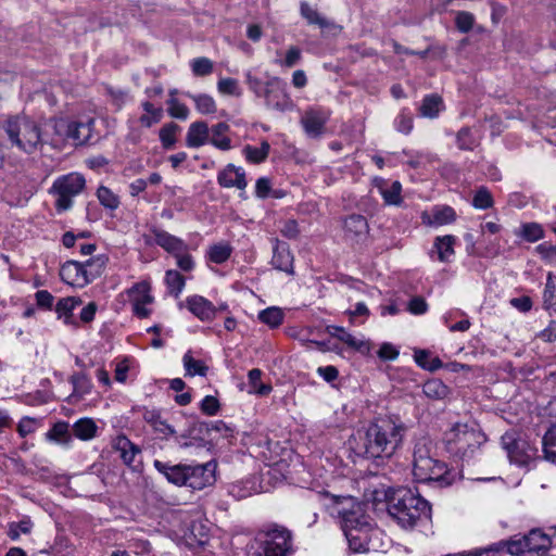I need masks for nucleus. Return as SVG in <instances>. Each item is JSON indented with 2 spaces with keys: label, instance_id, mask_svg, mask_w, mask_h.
I'll return each instance as SVG.
<instances>
[{
  "label": "nucleus",
  "instance_id": "obj_8",
  "mask_svg": "<svg viewBox=\"0 0 556 556\" xmlns=\"http://www.w3.org/2000/svg\"><path fill=\"white\" fill-rule=\"evenodd\" d=\"M292 553V534L281 526H273L266 532V540L256 549L251 546L247 556H288Z\"/></svg>",
  "mask_w": 556,
  "mask_h": 556
},
{
  "label": "nucleus",
  "instance_id": "obj_18",
  "mask_svg": "<svg viewBox=\"0 0 556 556\" xmlns=\"http://www.w3.org/2000/svg\"><path fill=\"white\" fill-rule=\"evenodd\" d=\"M328 115L318 110H308L301 118L305 132L313 138L319 137L325 129Z\"/></svg>",
  "mask_w": 556,
  "mask_h": 556
},
{
  "label": "nucleus",
  "instance_id": "obj_56",
  "mask_svg": "<svg viewBox=\"0 0 556 556\" xmlns=\"http://www.w3.org/2000/svg\"><path fill=\"white\" fill-rule=\"evenodd\" d=\"M457 146L462 150H473L478 146L470 128L464 127L457 132Z\"/></svg>",
  "mask_w": 556,
  "mask_h": 556
},
{
  "label": "nucleus",
  "instance_id": "obj_48",
  "mask_svg": "<svg viewBox=\"0 0 556 556\" xmlns=\"http://www.w3.org/2000/svg\"><path fill=\"white\" fill-rule=\"evenodd\" d=\"M494 204L491 192L485 187H480L472 199L473 207L478 210H486L492 207Z\"/></svg>",
  "mask_w": 556,
  "mask_h": 556
},
{
  "label": "nucleus",
  "instance_id": "obj_20",
  "mask_svg": "<svg viewBox=\"0 0 556 556\" xmlns=\"http://www.w3.org/2000/svg\"><path fill=\"white\" fill-rule=\"evenodd\" d=\"M210 127L206 122L198 121L191 123L187 136L186 144L189 148H200L208 142Z\"/></svg>",
  "mask_w": 556,
  "mask_h": 556
},
{
  "label": "nucleus",
  "instance_id": "obj_10",
  "mask_svg": "<svg viewBox=\"0 0 556 556\" xmlns=\"http://www.w3.org/2000/svg\"><path fill=\"white\" fill-rule=\"evenodd\" d=\"M94 121L75 122L64 118L53 122V129L58 136L56 142L71 141L74 146H83L90 142L92 138Z\"/></svg>",
  "mask_w": 556,
  "mask_h": 556
},
{
  "label": "nucleus",
  "instance_id": "obj_63",
  "mask_svg": "<svg viewBox=\"0 0 556 556\" xmlns=\"http://www.w3.org/2000/svg\"><path fill=\"white\" fill-rule=\"evenodd\" d=\"M177 266L185 271H191L194 268V262L192 256L187 251H181L174 254Z\"/></svg>",
  "mask_w": 556,
  "mask_h": 556
},
{
  "label": "nucleus",
  "instance_id": "obj_49",
  "mask_svg": "<svg viewBox=\"0 0 556 556\" xmlns=\"http://www.w3.org/2000/svg\"><path fill=\"white\" fill-rule=\"evenodd\" d=\"M47 438L58 443H67L70 440L68 424L64 421L56 422L47 433Z\"/></svg>",
  "mask_w": 556,
  "mask_h": 556
},
{
  "label": "nucleus",
  "instance_id": "obj_45",
  "mask_svg": "<svg viewBox=\"0 0 556 556\" xmlns=\"http://www.w3.org/2000/svg\"><path fill=\"white\" fill-rule=\"evenodd\" d=\"M384 202L389 205H400L402 203V186L399 181H393L387 188H380Z\"/></svg>",
  "mask_w": 556,
  "mask_h": 556
},
{
  "label": "nucleus",
  "instance_id": "obj_60",
  "mask_svg": "<svg viewBox=\"0 0 556 556\" xmlns=\"http://www.w3.org/2000/svg\"><path fill=\"white\" fill-rule=\"evenodd\" d=\"M475 17L467 11H459L456 15V27L462 33H468L473 26Z\"/></svg>",
  "mask_w": 556,
  "mask_h": 556
},
{
  "label": "nucleus",
  "instance_id": "obj_46",
  "mask_svg": "<svg viewBox=\"0 0 556 556\" xmlns=\"http://www.w3.org/2000/svg\"><path fill=\"white\" fill-rule=\"evenodd\" d=\"M258 319L271 328L278 327L283 320V312L278 307H268L258 314Z\"/></svg>",
  "mask_w": 556,
  "mask_h": 556
},
{
  "label": "nucleus",
  "instance_id": "obj_39",
  "mask_svg": "<svg viewBox=\"0 0 556 556\" xmlns=\"http://www.w3.org/2000/svg\"><path fill=\"white\" fill-rule=\"evenodd\" d=\"M97 426L92 419L81 418L73 426L74 434L81 440H89L94 437Z\"/></svg>",
  "mask_w": 556,
  "mask_h": 556
},
{
  "label": "nucleus",
  "instance_id": "obj_25",
  "mask_svg": "<svg viewBox=\"0 0 556 556\" xmlns=\"http://www.w3.org/2000/svg\"><path fill=\"white\" fill-rule=\"evenodd\" d=\"M115 448L127 466H132L136 457L140 454V448L130 442L126 437H118L115 441Z\"/></svg>",
  "mask_w": 556,
  "mask_h": 556
},
{
  "label": "nucleus",
  "instance_id": "obj_23",
  "mask_svg": "<svg viewBox=\"0 0 556 556\" xmlns=\"http://www.w3.org/2000/svg\"><path fill=\"white\" fill-rule=\"evenodd\" d=\"M230 127L227 123L220 122L210 128L208 142L222 151L231 149V139L228 137Z\"/></svg>",
  "mask_w": 556,
  "mask_h": 556
},
{
  "label": "nucleus",
  "instance_id": "obj_64",
  "mask_svg": "<svg viewBox=\"0 0 556 556\" xmlns=\"http://www.w3.org/2000/svg\"><path fill=\"white\" fill-rule=\"evenodd\" d=\"M201 410L208 415L214 416L219 409V402L215 396L206 395L201 402Z\"/></svg>",
  "mask_w": 556,
  "mask_h": 556
},
{
  "label": "nucleus",
  "instance_id": "obj_59",
  "mask_svg": "<svg viewBox=\"0 0 556 556\" xmlns=\"http://www.w3.org/2000/svg\"><path fill=\"white\" fill-rule=\"evenodd\" d=\"M191 68L195 76H206L213 72V62L207 58H197L191 62Z\"/></svg>",
  "mask_w": 556,
  "mask_h": 556
},
{
  "label": "nucleus",
  "instance_id": "obj_1",
  "mask_svg": "<svg viewBox=\"0 0 556 556\" xmlns=\"http://www.w3.org/2000/svg\"><path fill=\"white\" fill-rule=\"evenodd\" d=\"M332 514L340 518L342 531L349 547L354 553L377 551L375 539L380 533L371 523V519L353 497H336Z\"/></svg>",
  "mask_w": 556,
  "mask_h": 556
},
{
  "label": "nucleus",
  "instance_id": "obj_32",
  "mask_svg": "<svg viewBox=\"0 0 556 556\" xmlns=\"http://www.w3.org/2000/svg\"><path fill=\"white\" fill-rule=\"evenodd\" d=\"M180 131H181L180 126L174 122L163 125L159 131V137H160V141L162 143V147L165 150L173 149L177 141V138H176L177 134H179Z\"/></svg>",
  "mask_w": 556,
  "mask_h": 556
},
{
  "label": "nucleus",
  "instance_id": "obj_35",
  "mask_svg": "<svg viewBox=\"0 0 556 556\" xmlns=\"http://www.w3.org/2000/svg\"><path fill=\"white\" fill-rule=\"evenodd\" d=\"M142 109L146 114L141 115L139 123L146 128H150L154 124H157L163 117L162 108H155L151 102L146 101L142 104Z\"/></svg>",
  "mask_w": 556,
  "mask_h": 556
},
{
  "label": "nucleus",
  "instance_id": "obj_33",
  "mask_svg": "<svg viewBox=\"0 0 556 556\" xmlns=\"http://www.w3.org/2000/svg\"><path fill=\"white\" fill-rule=\"evenodd\" d=\"M455 242L456 238L452 235L435 238L434 248L438 251V256L441 262H447L454 254Z\"/></svg>",
  "mask_w": 556,
  "mask_h": 556
},
{
  "label": "nucleus",
  "instance_id": "obj_38",
  "mask_svg": "<svg viewBox=\"0 0 556 556\" xmlns=\"http://www.w3.org/2000/svg\"><path fill=\"white\" fill-rule=\"evenodd\" d=\"M300 12L302 17H304L308 22V24H316L320 28H328L330 26H333L332 23H330L325 17L320 16L316 10L311 8L307 2H301Z\"/></svg>",
  "mask_w": 556,
  "mask_h": 556
},
{
  "label": "nucleus",
  "instance_id": "obj_12",
  "mask_svg": "<svg viewBox=\"0 0 556 556\" xmlns=\"http://www.w3.org/2000/svg\"><path fill=\"white\" fill-rule=\"evenodd\" d=\"M217 464L210 460L205 464L187 465L186 486L192 490H202L212 485L216 478Z\"/></svg>",
  "mask_w": 556,
  "mask_h": 556
},
{
  "label": "nucleus",
  "instance_id": "obj_16",
  "mask_svg": "<svg viewBox=\"0 0 556 556\" xmlns=\"http://www.w3.org/2000/svg\"><path fill=\"white\" fill-rule=\"evenodd\" d=\"M188 437L193 438L194 433L210 437L213 440L212 432L220 433L224 438L232 437V429L228 427L223 420L215 421H198L192 425L188 430Z\"/></svg>",
  "mask_w": 556,
  "mask_h": 556
},
{
  "label": "nucleus",
  "instance_id": "obj_28",
  "mask_svg": "<svg viewBox=\"0 0 556 556\" xmlns=\"http://www.w3.org/2000/svg\"><path fill=\"white\" fill-rule=\"evenodd\" d=\"M542 452L545 460L556 465V424L552 425L543 435Z\"/></svg>",
  "mask_w": 556,
  "mask_h": 556
},
{
  "label": "nucleus",
  "instance_id": "obj_42",
  "mask_svg": "<svg viewBox=\"0 0 556 556\" xmlns=\"http://www.w3.org/2000/svg\"><path fill=\"white\" fill-rule=\"evenodd\" d=\"M188 98L192 99L197 110L201 114H213L216 112V103L214 99L208 94H192L190 92L185 93Z\"/></svg>",
  "mask_w": 556,
  "mask_h": 556
},
{
  "label": "nucleus",
  "instance_id": "obj_37",
  "mask_svg": "<svg viewBox=\"0 0 556 556\" xmlns=\"http://www.w3.org/2000/svg\"><path fill=\"white\" fill-rule=\"evenodd\" d=\"M425 395L432 400L444 399L447 393V387L439 379H430L422 386Z\"/></svg>",
  "mask_w": 556,
  "mask_h": 556
},
{
  "label": "nucleus",
  "instance_id": "obj_62",
  "mask_svg": "<svg viewBox=\"0 0 556 556\" xmlns=\"http://www.w3.org/2000/svg\"><path fill=\"white\" fill-rule=\"evenodd\" d=\"M218 91L224 94L239 96V85L233 78H223L217 84Z\"/></svg>",
  "mask_w": 556,
  "mask_h": 556
},
{
  "label": "nucleus",
  "instance_id": "obj_31",
  "mask_svg": "<svg viewBox=\"0 0 556 556\" xmlns=\"http://www.w3.org/2000/svg\"><path fill=\"white\" fill-rule=\"evenodd\" d=\"M543 307L549 313H556V276L547 274L543 292Z\"/></svg>",
  "mask_w": 556,
  "mask_h": 556
},
{
  "label": "nucleus",
  "instance_id": "obj_14",
  "mask_svg": "<svg viewBox=\"0 0 556 556\" xmlns=\"http://www.w3.org/2000/svg\"><path fill=\"white\" fill-rule=\"evenodd\" d=\"M217 182L223 188H237L239 190H244L248 186L244 169L233 164H228L218 172Z\"/></svg>",
  "mask_w": 556,
  "mask_h": 556
},
{
  "label": "nucleus",
  "instance_id": "obj_30",
  "mask_svg": "<svg viewBox=\"0 0 556 556\" xmlns=\"http://www.w3.org/2000/svg\"><path fill=\"white\" fill-rule=\"evenodd\" d=\"M128 295L131 303L151 304L153 302V296L151 295V286L147 281H141L132 286L128 290Z\"/></svg>",
  "mask_w": 556,
  "mask_h": 556
},
{
  "label": "nucleus",
  "instance_id": "obj_57",
  "mask_svg": "<svg viewBox=\"0 0 556 556\" xmlns=\"http://www.w3.org/2000/svg\"><path fill=\"white\" fill-rule=\"evenodd\" d=\"M167 112L169 116L178 119H187L189 116V109L184 103L179 102L176 98H170L167 101Z\"/></svg>",
  "mask_w": 556,
  "mask_h": 556
},
{
  "label": "nucleus",
  "instance_id": "obj_51",
  "mask_svg": "<svg viewBox=\"0 0 556 556\" xmlns=\"http://www.w3.org/2000/svg\"><path fill=\"white\" fill-rule=\"evenodd\" d=\"M184 366L188 375L194 376H205L207 372V366L203 364V362L194 359L190 353H186L184 355Z\"/></svg>",
  "mask_w": 556,
  "mask_h": 556
},
{
  "label": "nucleus",
  "instance_id": "obj_2",
  "mask_svg": "<svg viewBox=\"0 0 556 556\" xmlns=\"http://www.w3.org/2000/svg\"><path fill=\"white\" fill-rule=\"evenodd\" d=\"M406 431L399 417L378 418L364 433H358L355 450L366 458H390L401 447Z\"/></svg>",
  "mask_w": 556,
  "mask_h": 556
},
{
  "label": "nucleus",
  "instance_id": "obj_19",
  "mask_svg": "<svg viewBox=\"0 0 556 556\" xmlns=\"http://www.w3.org/2000/svg\"><path fill=\"white\" fill-rule=\"evenodd\" d=\"M186 305L194 316L203 321L213 319L216 313L213 303L201 295L187 298Z\"/></svg>",
  "mask_w": 556,
  "mask_h": 556
},
{
  "label": "nucleus",
  "instance_id": "obj_41",
  "mask_svg": "<svg viewBox=\"0 0 556 556\" xmlns=\"http://www.w3.org/2000/svg\"><path fill=\"white\" fill-rule=\"evenodd\" d=\"M232 248L228 243H217L210 247L207 257L215 264L225 263L231 255Z\"/></svg>",
  "mask_w": 556,
  "mask_h": 556
},
{
  "label": "nucleus",
  "instance_id": "obj_55",
  "mask_svg": "<svg viewBox=\"0 0 556 556\" xmlns=\"http://www.w3.org/2000/svg\"><path fill=\"white\" fill-rule=\"evenodd\" d=\"M507 552L510 555L520 556L525 553H528V544L526 541V536L520 539H511L509 541H504V552Z\"/></svg>",
  "mask_w": 556,
  "mask_h": 556
},
{
  "label": "nucleus",
  "instance_id": "obj_34",
  "mask_svg": "<svg viewBox=\"0 0 556 556\" xmlns=\"http://www.w3.org/2000/svg\"><path fill=\"white\" fill-rule=\"evenodd\" d=\"M269 150V143L264 140L260 147L245 146L242 152L247 161L253 164H260L267 159Z\"/></svg>",
  "mask_w": 556,
  "mask_h": 556
},
{
  "label": "nucleus",
  "instance_id": "obj_5",
  "mask_svg": "<svg viewBox=\"0 0 556 556\" xmlns=\"http://www.w3.org/2000/svg\"><path fill=\"white\" fill-rule=\"evenodd\" d=\"M486 437L477 424H456L445 433V447L450 455L469 463L480 453Z\"/></svg>",
  "mask_w": 556,
  "mask_h": 556
},
{
  "label": "nucleus",
  "instance_id": "obj_53",
  "mask_svg": "<svg viewBox=\"0 0 556 556\" xmlns=\"http://www.w3.org/2000/svg\"><path fill=\"white\" fill-rule=\"evenodd\" d=\"M544 231L536 223L522 225L520 236L528 242H535L543 238Z\"/></svg>",
  "mask_w": 556,
  "mask_h": 556
},
{
  "label": "nucleus",
  "instance_id": "obj_9",
  "mask_svg": "<svg viewBox=\"0 0 556 556\" xmlns=\"http://www.w3.org/2000/svg\"><path fill=\"white\" fill-rule=\"evenodd\" d=\"M85 185L84 176L78 173H71L56 178L50 189V193L56 197V211L64 212L70 210L73 205V198L84 190Z\"/></svg>",
  "mask_w": 556,
  "mask_h": 556
},
{
  "label": "nucleus",
  "instance_id": "obj_43",
  "mask_svg": "<svg viewBox=\"0 0 556 556\" xmlns=\"http://www.w3.org/2000/svg\"><path fill=\"white\" fill-rule=\"evenodd\" d=\"M504 552V541H498L486 547L477 548L470 552H460L445 556H497Z\"/></svg>",
  "mask_w": 556,
  "mask_h": 556
},
{
  "label": "nucleus",
  "instance_id": "obj_6",
  "mask_svg": "<svg viewBox=\"0 0 556 556\" xmlns=\"http://www.w3.org/2000/svg\"><path fill=\"white\" fill-rule=\"evenodd\" d=\"M5 129L11 142L26 153H33L46 142L38 125L25 116L10 118Z\"/></svg>",
  "mask_w": 556,
  "mask_h": 556
},
{
  "label": "nucleus",
  "instance_id": "obj_17",
  "mask_svg": "<svg viewBox=\"0 0 556 556\" xmlns=\"http://www.w3.org/2000/svg\"><path fill=\"white\" fill-rule=\"evenodd\" d=\"M153 465L168 482L178 486H186L187 464L170 465L169 463L155 459Z\"/></svg>",
  "mask_w": 556,
  "mask_h": 556
},
{
  "label": "nucleus",
  "instance_id": "obj_26",
  "mask_svg": "<svg viewBox=\"0 0 556 556\" xmlns=\"http://www.w3.org/2000/svg\"><path fill=\"white\" fill-rule=\"evenodd\" d=\"M526 536L528 553H539L547 549L551 544V538L539 529L531 530Z\"/></svg>",
  "mask_w": 556,
  "mask_h": 556
},
{
  "label": "nucleus",
  "instance_id": "obj_58",
  "mask_svg": "<svg viewBox=\"0 0 556 556\" xmlns=\"http://www.w3.org/2000/svg\"><path fill=\"white\" fill-rule=\"evenodd\" d=\"M71 381L74 387V393H78L79 395L89 393L91 381L84 372L73 375Z\"/></svg>",
  "mask_w": 556,
  "mask_h": 556
},
{
  "label": "nucleus",
  "instance_id": "obj_7",
  "mask_svg": "<svg viewBox=\"0 0 556 556\" xmlns=\"http://www.w3.org/2000/svg\"><path fill=\"white\" fill-rule=\"evenodd\" d=\"M108 257L98 255L89 260V265L97 264V269H88L85 264L78 261H67L60 269L61 279L71 286H86L99 277L105 268Z\"/></svg>",
  "mask_w": 556,
  "mask_h": 556
},
{
  "label": "nucleus",
  "instance_id": "obj_15",
  "mask_svg": "<svg viewBox=\"0 0 556 556\" xmlns=\"http://www.w3.org/2000/svg\"><path fill=\"white\" fill-rule=\"evenodd\" d=\"M456 219V213L448 205H435L430 212L421 213V222L427 226H442L451 224Z\"/></svg>",
  "mask_w": 556,
  "mask_h": 556
},
{
  "label": "nucleus",
  "instance_id": "obj_24",
  "mask_svg": "<svg viewBox=\"0 0 556 556\" xmlns=\"http://www.w3.org/2000/svg\"><path fill=\"white\" fill-rule=\"evenodd\" d=\"M142 417L163 438H168L176 433L175 429L162 418L161 413L156 409H146Z\"/></svg>",
  "mask_w": 556,
  "mask_h": 556
},
{
  "label": "nucleus",
  "instance_id": "obj_47",
  "mask_svg": "<svg viewBox=\"0 0 556 556\" xmlns=\"http://www.w3.org/2000/svg\"><path fill=\"white\" fill-rule=\"evenodd\" d=\"M97 197L100 203L106 208L116 210L119 205L118 197L108 187H99Z\"/></svg>",
  "mask_w": 556,
  "mask_h": 556
},
{
  "label": "nucleus",
  "instance_id": "obj_4",
  "mask_svg": "<svg viewBox=\"0 0 556 556\" xmlns=\"http://www.w3.org/2000/svg\"><path fill=\"white\" fill-rule=\"evenodd\" d=\"M389 515L404 529L414 528L421 518L431 517V505L409 489H399L388 503Z\"/></svg>",
  "mask_w": 556,
  "mask_h": 556
},
{
  "label": "nucleus",
  "instance_id": "obj_54",
  "mask_svg": "<svg viewBox=\"0 0 556 556\" xmlns=\"http://www.w3.org/2000/svg\"><path fill=\"white\" fill-rule=\"evenodd\" d=\"M394 127L399 132L408 135L413 129V116L407 110H402L394 119Z\"/></svg>",
  "mask_w": 556,
  "mask_h": 556
},
{
  "label": "nucleus",
  "instance_id": "obj_52",
  "mask_svg": "<svg viewBox=\"0 0 556 556\" xmlns=\"http://www.w3.org/2000/svg\"><path fill=\"white\" fill-rule=\"evenodd\" d=\"M327 329L330 336L339 339L349 346L354 349L359 348V341L351 333H349L344 328L338 326H329Z\"/></svg>",
  "mask_w": 556,
  "mask_h": 556
},
{
  "label": "nucleus",
  "instance_id": "obj_3",
  "mask_svg": "<svg viewBox=\"0 0 556 556\" xmlns=\"http://www.w3.org/2000/svg\"><path fill=\"white\" fill-rule=\"evenodd\" d=\"M413 475L416 481L446 488L454 483L456 475L437 455V445L427 435L417 438L413 446Z\"/></svg>",
  "mask_w": 556,
  "mask_h": 556
},
{
  "label": "nucleus",
  "instance_id": "obj_36",
  "mask_svg": "<svg viewBox=\"0 0 556 556\" xmlns=\"http://www.w3.org/2000/svg\"><path fill=\"white\" fill-rule=\"evenodd\" d=\"M80 304L81 300L78 298H63L56 303L55 312L59 318H64L66 324H71L72 313Z\"/></svg>",
  "mask_w": 556,
  "mask_h": 556
},
{
  "label": "nucleus",
  "instance_id": "obj_61",
  "mask_svg": "<svg viewBox=\"0 0 556 556\" xmlns=\"http://www.w3.org/2000/svg\"><path fill=\"white\" fill-rule=\"evenodd\" d=\"M31 528H33V523L29 519H24V520H21L20 522H13L10 525L9 536L12 540H16V539H18V536L22 533L23 534L29 533Z\"/></svg>",
  "mask_w": 556,
  "mask_h": 556
},
{
  "label": "nucleus",
  "instance_id": "obj_40",
  "mask_svg": "<svg viewBox=\"0 0 556 556\" xmlns=\"http://www.w3.org/2000/svg\"><path fill=\"white\" fill-rule=\"evenodd\" d=\"M165 283L169 290V293L178 298L185 288V277L177 270L169 269L165 274Z\"/></svg>",
  "mask_w": 556,
  "mask_h": 556
},
{
  "label": "nucleus",
  "instance_id": "obj_22",
  "mask_svg": "<svg viewBox=\"0 0 556 556\" xmlns=\"http://www.w3.org/2000/svg\"><path fill=\"white\" fill-rule=\"evenodd\" d=\"M153 235L155 243L173 255L181 251H187L185 241L167 231L154 229Z\"/></svg>",
  "mask_w": 556,
  "mask_h": 556
},
{
  "label": "nucleus",
  "instance_id": "obj_44",
  "mask_svg": "<svg viewBox=\"0 0 556 556\" xmlns=\"http://www.w3.org/2000/svg\"><path fill=\"white\" fill-rule=\"evenodd\" d=\"M429 356V352L425 350H416L414 354L415 362L424 369L435 371L443 366L439 357H433L428 362Z\"/></svg>",
  "mask_w": 556,
  "mask_h": 556
},
{
  "label": "nucleus",
  "instance_id": "obj_13",
  "mask_svg": "<svg viewBox=\"0 0 556 556\" xmlns=\"http://www.w3.org/2000/svg\"><path fill=\"white\" fill-rule=\"evenodd\" d=\"M247 84L250 89L253 90L257 96H263L265 98L267 106L278 111H285L289 109L290 101L287 96L281 94V99L279 100V94L269 88V83L264 86L258 78L248 73Z\"/></svg>",
  "mask_w": 556,
  "mask_h": 556
},
{
  "label": "nucleus",
  "instance_id": "obj_29",
  "mask_svg": "<svg viewBox=\"0 0 556 556\" xmlns=\"http://www.w3.org/2000/svg\"><path fill=\"white\" fill-rule=\"evenodd\" d=\"M443 100L438 94L426 96L419 108V114L422 117L434 118L443 110Z\"/></svg>",
  "mask_w": 556,
  "mask_h": 556
},
{
  "label": "nucleus",
  "instance_id": "obj_27",
  "mask_svg": "<svg viewBox=\"0 0 556 556\" xmlns=\"http://www.w3.org/2000/svg\"><path fill=\"white\" fill-rule=\"evenodd\" d=\"M271 264L279 270L286 271L288 274L293 273V256L285 247L277 245L275 248Z\"/></svg>",
  "mask_w": 556,
  "mask_h": 556
},
{
  "label": "nucleus",
  "instance_id": "obj_21",
  "mask_svg": "<svg viewBox=\"0 0 556 556\" xmlns=\"http://www.w3.org/2000/svg\"><path fill=\"white\" fill-rule=\"evenodd\" d=\"M367 219L358 214H352L344 220L345 235L353 240L359 241L368 233Z\"/></svg>",
  "mask_w": 556,
  "mask_h": 556
},
{
  "label": "nucleus",
  "instance_id": "obj_11",
  "mask_svg": "<svg viewBox=\"0 0 556 556\" xmlns=\"http://www.w3.org/2000/svg\"><path fill=\"white\" fill-rule=\"evenodd\" d=\"M503 448L507 452L510 462L525 466L538 457V447L515 431L506 432L501 438Z\"/></svg>",
  "mask_w": 556,
  "mask_h": 556
},
{
  "label": "nucleus",
  "instance_id": "obj_50",
  "mask_svg": "<svg viewBox=\"0 0 556 556\" xmlns=\"http://www.w3.org/2000/svg\"><path fill=\"white\" fill-rule=\"evenodd\" d=\"M249 383L253 388L254 392L260 395H266L271 391L269 384L261 383L262 370L258 368L251 369L248 374Z\"/></svg>",
  "mask_w": 556,
  "mask_h": 556
}]
</instances>
